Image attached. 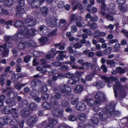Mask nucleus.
<instances>
[{
  "instance_id": "obj_1",
  "label": "nucleus",
  "mask_w": 128,
  "mask_h": 128,
  "mask_svg": "<svg viewBox=\"0 0 128 128\" xmlns=\"http://www.w3.org/2000/svg\"><path fill=\"white\" fill-rule=\"evenodd\" d=\"M102 78L104 80L108 83L107 85L108 87H110L112 82L114 81L115 83L114 85L113 89L114 90L115 97L116 98L118 96V94L116 90V89H119L122 87V86L121 85L120 82H118V79L116 77L114 76L110 77L108 78L106 76H103L102 77Z\"/></svg>"
},
{
  "instance_id": "obj_2",
  "label": "nucleus",
  "mask_w": 128,
  "mask_h": 128,
  "mask_svg": "<svg viewBox=\"0 0 128 128\" xmlns=\"http://www.w3.org/2000/svg\"><path fill=\"white\" fill-rule=\"evenodd\" d=\"M36 31V30L33 28H31L28 30L27 28L26 27H23L21 28V33L24 35V36H25L26 38H28L30 34L34 35L35 32Z\"/></svg>"
},
{
  "instance_id": "obj_3",
  "label": "nucleus",
  "mask_w": 128,
  "mask_h": 128,
  "mask_svg": "<svg viewBox=\"0 0 128 128\" xmlns=\"http://www.w3.org/2000/svg\"><path fill=\"white\" fill-rule=\"evenodd\" d=\"M57 19L54 17H48L45 19V21L49 26L55 27L56 26L57 24Z\"/></svg>"
},
{
  "instance_id": "obj_4",
  "label": "nucleus",
  "mask_w": 128,
  "mask_h": 128,
  "mask_svg": "<svg viewBox=\"0 0 128 128\" xmlns=\"http://www.w3.org/2000/svg\"><path fill=\"white\" fill-rule=\"evenodd\" d=\"M12 46V41L7 42L4 44L3 45L0 46V47L3 49L4 51V56H8V47H11Z\"/></svg>"
},
{
  "instance_id": "obj_5",
  "label": "nucleus",
  "mask_w": 128,
  "mask_h": 128,
  "mask_svg": "<svg viewBox=\"0 0 128 128\" xmlns=\"http://www.w3.org/2000/svg\"><path fill=\"white\" fill-rule=\"evenodd\" d=\"M38 118L35 115H33L29 117L27 120L26 122L28 125L32 126L38 121Z\"/></svg>"
},
{
  "instance_id": "obj_6",
  "label": "nucleus",
  "mask_w": 128,
  "mask_h": 128,
  "mask_svg": "<svg viewBox=\"0 0 128 128\" xmlns=\"http://www.w3.org/2000/svg\"><path fill=\"white\" fill-rule=\"evenodd\" d=\"M106 112H107L110 116H113L114 110V107L111 104H109L105 108Z\"/></svg>"
},
{
  "instance_id": "obj_7",
  "label": "nucleus",
  "mask_w": 128,
  "mask_h": 128,
  "mask_svg": "<svg viewBox=\"0 0 128 128\" xmlns=\"http://www.w3.org/2000/svg\"><path fill=\"white\" fill-rule=\"evenodd\" d=\"M86 101L87 102L88 105L94 107L95 106H99L100 104V102L97 101H94L92 99L87 98L86 99Z\"/></svg>"
},
{
  "instance_id": "obj_8",
  "label": "nucleus",
  "mask_w": 128,
  "mask_h": 128,
  "mask_svg": "<svg viewBox=\"0 0 128 128\" xmlns=\"http://www.w3.org/2000/svg\"><path fill=\"white\" fill-rule=\"evenodd\" d=\"M76 109L79 111H82L84 110L86 108V105L82 102H79L76 104Z\"/></svg>"
},
{
  "instance_id": "obj_9",
  "label": "nucleus",
  "mask_w": 128,
  "mask_h": 128,
  "mask_svg": "<svg viewBox=\"0 0 128 128\" xmlns=\"http://www.w3.org/2000/svg\"><path fill=\"white\" fill-rule=\"evenodd\" d=\"M95 97L97 100L101 102H104L106 99V96L104 94L101 92H97L95 95Z\"/></svg>"
},
{
  "instance_id": "obj_10",
  "label": "nucleus",
  "mask_w": 128,
  "mask_h": 128,
  "mask_svg": "<svg viewBox=\"0 0 128 128\" xmlns=\"http://www.w3.org/2000/svg\"><path fill=\"white\" fill-rule=\"evenodd\" d=\"M71 91V88L70 87L66 84H65L64 86V88L60 91L62 95L64 96H66L70 93Z\"/></svg>"
},
{
  "instance_id": "obj_11",
  "label": "nucleus",
  "mask_w": 128,
  "mask_h": 128,
  "mask_svg": "<svg viewBox=\"0 0 128 128\" xmlns=\"http://www.w3.org/2000/svg\"><path fill=\"white\" fill-rule=\"evenodd\" d=\"M99 115L100 120L103 122H106L108 116H110L106 112H100Z\"/></svg>"
},
{
  "instance_id": "obj_12",
  "label": "nucleus",
  "mask_w": 128,
  "mask_h": 128,
  "mask_svg": "<svg viewBox=\"0 0 128 128\" xmlns=\"http://www.w3.org/2000/svg\"><path fill=\"white\" fill-rule=\"evenodd\" d=\"M24 22L26 25L29 26H32L35 25L36 24V20L31 18H28L24 20Z\"/></svg>"
},
{
  "instance_id": "obj_13",
  "label": "nucleus",
  "mask_w": 128,
  "mask_h": 128,
  "mask_svg": "<svg viewBox=\"0 0 128 128\" xmlns=\"http://www.w3.org/2000/svg\"><path fill=\"white\" fill-rule=\"evenodd\" d=\"M63 111H59L58 108L53 109L52 111V114L54 116L60 117L62 116Z\"/></svg>"
},
{
  "instance_id": "obj_14",
  "label": "nucleus",
  "mask_w": 128,
  "mask_h": 128,
  "mask_svg": "<svg viewBox=\"0 0 128 128\" xmlns=\"http://www.w3.org/2000/svg\"><path fill=\"white\" fill-rule=\"evenodd\" d=\"M30 111L28 109L22 110L20 112L22 118H26L30 114Z\"/></svg>"
},
{
  "instance_id": "obj_15",
  "label": "nucleus",
  "mask_w": 128,
  "mask_h": 128,
  "mask_svg": "<svg viewBox=\"0 0 128 128\" xmlns=\"http://www.w3.org/2000/svg\"><path fill=\"white\" fill-rule=\"evenodd\" d=\"M70 18L71 22L76 21H80L82 19L81 17L76 14H72L70 17Z\"/></svg>"
},
{
  "instance_id": "obj_16",
  "label": "nucleus",
  "mask_w": 128,
  "mask_h": 128,
  "mask_svg": "<svg viewBox=\"0 0 128 128\" xmlns=\"http://www.w3.org/2000/svg\"><path fill=\"white\" fill-rule=\"evenodd\" d=\"M24 23L21 20H18L16 21L14 23V26L16 28H20V33H21V28L23 27H25L24 26Z\"/></svg>"
},
{
  "instance_id": "obj_17",
  "label": "nucleus",
  "mask_w": 128,
  "mask_h": 128,
  "mask_svg": "<svg viewBox=\"0 0 128 128\" xmlns=\"http://www.w3.org/2000/svg\"><path fill=\"white\" fill-rule=\"evenodd\" d=\"M33 8H37L40 6L41 4L40 0H34L30 4Z\"/></svg>"
},
{
  "instance_id": "obj_18",
  "label": "nucleus",
  "mask_w": 128,
  "mask_h": 128,
  "mask_svg": "<svg viewBox=\"0 0 128 128\" xmlns=\"http://www.w3.org/2000/svg\"><path fill=\"white\" fill-rule=\"evenodd\" d=\"M106 81L104 80H99L98 81L95 82L94 84L98 88L100 89L103 87L105 84Z\"/></svg>"
},
{
  "instance_id": "obj_19",
  "label": "nucleus",
  "mask_w": 128,
  "mask_h": 128,
  "mask_svg": "<svg viewBox=\"0 0 128 128\" xmlns=\"http://www.w3.org/2000/svg\"><path fill=\"white\" fill-rule=\"evenodd\" d=\"M110 6L111 7L107 10L108 12L111 14H116V11L115 10V6L114 4L112 3L111 4Z\"/></svg>"
},
{
  "instance_id": "obj_20",
  "label": "nucleus",
  "mask_w": 128,
  "mask_h": 128,
  "mask_svg": "<svg viewBox=\"0 0 128 128\" xmlns=\"http://www.w3.org/2000/svg\"><path fill=\"white\" fill-rule=\"evenodd\" d=\"M82 65L85 66L88 69H89L91 68L94 70L95 71H97L96 66L94 64H92L91 63L86 62L82 64Z\"/></svg>"
},
{
  "instance_id": "obj_21",
  "label": "nucleus",
  "mask_w": 128,
  "mask_h": 128,
  "mask_svg": "<svg viewBox=\"0 0 128 128\" xmlns=\"http://www.w3.org/2000/svg\"><path fill=\"white\" fill-rule=\"evenodd\" d=\"M59 52L58 55L56 57V59L57 60L60 61L61 60H62L63 59V58H65L66 57V55L64 54V53L65 52V51H58L56 53H57Z\"/></svg>"
},
{
  "instance_id": "obj_22",
  "label": "nucleus",
  "mask_w": 128,
  "mask_h": 128,
  "mask_svg": "<svg viewBox=\"0 0 128 128\" xmlns=\"http://www.w3.org/2000/svg\"><path fill=\"white\" fill-rule=\"evenodd\" d=\"M50 103L51 108H53L54 109H57L59 107V105L58 102L52 100V98H51L50 100Z\"/></svg>"
},
{
  "instance_id": "obj_23",
  "label": "nucleus",
  "mask_w": 128,
  "mask_h": 128,
  "mask_svg": "<svg viewBox=\"0 0 128 128\" xmlns=\"http://www.w3.org/2000/svg\"><path fill=\"white\" fill-rule=\"evenodd\" d=\"M42 82L41 81L39 80H33L31 82L32 86L34 88L36 86H40Z\"/></svg>"
},
{
  "instance_id": "obj_24",
  "label": "nucleus",
  "mask_w": 128,
  "mask_h": 128,
  "mask_svg": "<svg viewBox=\"0 0 128 128\" xmlns=\"http://www.w3.org/2000/svg\"><path fill=\"white\" fill-rule=\"evenodd\" d=\"M26 43V41L19 42L18 46V49L20 50H22L24 49L26 47H27Z\"/></svg>"
},
{
  "instance_id": "obj_25",
  "label": "nucleus",
  "mask_w": 128,
  "mask_h": 128,
  "mask_svg": "<svg viewBox=\"0 0 128 128\" xmlns=\"http://www.w3.org/2000/svg\"><path fill=\"white\" fill-rule=\"evenodd\" d=\"M22 34L21 33L19 34L16 33L15 35L12 36V38L15 41H16L18 39H21L24 36V35H22Z\"/></svg>"
},
{
  "instance_id": "obj_26",
  "label": "nucleus",
  "mask_w": 128,
  "mask_h": 128,
  "mask_svg": "<svg viewBox=\"0 0 128 128\" xmlns=\"http://www.w3.org/2000/svg\"><path fill=\"white\" fill-rule=\"evenodd\" d=\"M38 106L37 104L34 102L31 103L29 105L28 108L31 111H33L37 109Z\"/></svg>"
},
{
  "instance_id": "obj_27",
  "label": "nucleus",
  "mask_w": 128,
  "mask_h": 128,
  "mask_svg": "<svg viewBox=\"0 0 128 128\" xmlns=\"http://www.w3.org/2000/svg\"><path fill=\"white\" fill-rule=\"evenodd\" d=\"M17 11L16 15L18 16L20 15V14H23L25 12L24 9L18 6H17L16 8Z\"/></svg>"
},
{
  "instance_id": "obj_28",
  "label": "nucleus",
  "mask_w": 128,
  "mask_h": 128,
  "mask_svg": "<svg viewBox=\"0 0 128 128\" xmlns=\"http://www.w3.org/2000/svg\"><path fill=\"white\" fill-rule=\"evenodd\" d=\"M43 108L46 110H49L51 109V106L49 103L45 101L43 102L42 105Z\"/></svg>"
},
{
  "instance_id": "obj_29",
  "label": "nucleus",
  "mask_w": 128,
  "mask_h": 128,
  "mask_svg": "<svg viewBox=\"0 0 128 128\" xmlns=\"http://www.w3.org/2000/svg\"><path fill=\"white\" fill-rule=\"evenodd\" d=\"M10 106H7L4 108L2 110V113L5 114H9L11 113L12 110L10 109Z\"/></svg>"
},
{
  "instance_id": "obj_30",
  "label": "nucleus",
  "mask_w": 128,
  "mask_h": 128,
  "mask_svg": "<svg viewBox=\"0 0 128 128\" xmlns=\"http://www.w3.org/2000/svg\"><path fill=\"white\" fill-rule=\"evenodd\" d=\"M84 89V87L82 86L78 85L76 86L74 89L75 92L77 93L81 92Z\"/></svg>"
},
{
  "instance_id": "obj_31",
  "label": "nucleus",
  "mask_w": 128,
  "mask_h": 128,
  "mask_svg": "<svg viewBox=\"0 0 128 128\" xmlns=\"http://www.w3.org/2000/svg\"><path fill=\"white\" fill-rule=\"evenodd\" d=\"M78 119L80 121L84 122L86 119L87 116L86 114L84 113H81L78 116Z\"/></svg>"
},
{
  "instance_id": "obj_32",
  "label": "nucleus",
  "mask_w": 128,
  "mask_h": 128,
  "mask_svg": "<svg viewBox=\"0 0 128 128\" xmlns=\"http://www.w3.org/2000/svg\"><path fill=\"white\" fill-rule=\"evenodd\" d=\"M90 121L94 125H98L99 122L98 118L96 116L92 117L90 119Z\"/></svg>"
},
{
  "instance_id": "obj_33",
  "label": "nucleus",
  "mask_w": 128,
  "mask_h": 128,
  "mask_svg": "<svg viewBox=\"0 0 128 128\" xmlns=\"http://www.w3.org/2000/svg\"><path fill=\"white\" fill-rule=\"evenodd\" d=\"M26 41V44L27 47L29 48L30 46H34L35 45V42L34 41L32 40L28 39V41Z\"/></svg>"
},
{
  "instance_id": "obj_34",
  "label": "nucleus",
  "mask_w": 128,
  "mask_h": 128,
  "mask_svg": "<svg viewBox=\"0 0 128 128\" xmlns=\"http://www.w3.org/2000/svg\"><path fill=\"white\" fill-rule=\"evenodd\" d=\"M11 112L12 114L13 117L16 118L18 117V111L16 108H12Z\"/></svg>"
},
{
  "instance_id": "obj_35",
  "label": "nucleus",
  "mask_w": 128,
  "mask_h": 128,
  "mask_svg": "<svg viewBox=\"0 0 128 128\" xmlns=\"http://www.w3.org/2000/svg\"><path fill=\"white\" fill-rule=\"evenodd\" d=\"M40 11L44 16H46L48 13V10L46 7H44L41 8Z\"/></svg>"
},
{
  "instance_id": "obj_36",
  "label": "nucleus",
  "mask_w": 128,
  "mask_h": 128,
  "mask_svg": "<svg viewBox=\"0 0 128 128\" xmlns=\"http://www.w3.org/2000/svg\"><path fill=\"white\" fill-rule=\"evenodd\" d=\"M39 40L41 44L44 45L46 43V42L48 41V38L46 37H42L39 39Z\"/></svg>"
},
{
  "instance_id": "obj_37",
  "label": "nucleus",
  "mask_w": 128,
  "mask_h": 128,
  "mask_svg": "<svg viewBox=\"0 0 128 128\" xmlns=\"http://www.w3.org/2000/svg\"><path fill=\"white\" fill-rule=\"evenodd\" d=\"M69 103L68 101L65 99L62 100L61 102V105L63 107H66L68 106Z\"/></svg>"
},
{
  "instance_id": "obj_38",
  "label": "nucleus",
  "mask_w": 128,
  "mask_h": 128,
  "mask_svg": "<svg viewBox=\"0 0 128 128\" xmlns=\"http://www.w3.org/2000/svg\"><path fill=\"white\" fill-rule=\"evenodd\" d=\"M62 96L60 93L58 92L56 93L54 95L52 96L51 98H52V100H59Z\"/></svg>"
},
{
  "instance_id": "obj_39",
  "label": "nucleus",
  "mask_w": 128,
  "mask_h": 128,
  "mask_svg": "<svg viewBox=\"0 0 128 128\" xmlns=\"http://www.w3.org/2000/svg\"><path fill=\"white\" fill-rule=\"evenodd\" d=\"M120 46L121 44H120L116 43L114 46V52H118L120 51Z\"/></svg>"
},
{
  "instance_id": "obj_40",
  "label": "nucleus",
  "mask_w": 128,
  "mask_h": 128,
  "mask_svg": "<svg viewBox=\"0 0 128 128\" xmlns=\"http://www.w3.org/2000/svg\"><path fill=\"white\" fill-rule=\"evenodd\" d=\"M66 24V20L61 19L59 22V26L61 27L62 28L65 26Z\"/></svg>"
},
{
  "instance_id": "obj_41",
  "label": "nucleus",
  "mask_w": 128,
  "mask_h": 128,
  "mask_svg": "<svg viewBox=\"0 0 128 128\" xmlns=\"http://www.w3.org/2000/svg\"><path fill=\"white\" fill-rule=\"evenodd\" d=\"M11 118V116L9 115H6L4 117V121L5 122V123L7 125L8 124V123L7 122L8 121L10 120Z\"/></svg>"
},
{
  "instance_id": "obj_42",
  "label": "nucleus",
  "mask_w": 128,
  "mask_h": 128,
  "mask_svg": "<svg viewBox=\"0 0 128 128\" xmlns=\"http://www.w3.org/2000/svg\"><path fill=\"white\" fill-rule=\"evenodd\" d=\"M115 62L113 60H108L106 62L107 64L110 65L112 67L115 66Z\"/></svg>"
},
{
  "instance_id": "obj_43",
  "label": "nucleus",
  "mask_w": 128,
  "mask_h": 128,
  "mask_svg": "<svg viewBox=\"0 0 128 128\" xmlns=\"http://www.w3.org/2000/svg\"><path fill=\"white\" fill-rule=\"evenodd\" d=\"M48 121L49 123L52 124L54 126L56 124L57 122L56 119L52 118H49Z\"/></svg>"
},
{
  "instance_id": "obj_44",
  "label": "nucleus",
  "mask_w": 128,
  "mask_h": 128,
  "mask_svg": "<svg viewBox=\"0 0 128 128\" xmlns=\"http://www.w3.org/2000/svg\"><path fill=\"white\" fill-rule=\"evenodd\" d=\"M81 43L82 44H85L86 46L88 47H90L91 45V43L88 41L86 42V40H83Z\"/></svg>"
},
{
  "instance_id": "obj_45",
  "label": "nucleus",
  "mask_w": 128,
  "mask_h": 128,
  "mask_svg": "<svg viewBox=\"0 0 128 128\" xmlns=\"http://www.w3.org/2000/svg\"><path fill=\"white\" fill-rule=\"evenodd\" d=\"M48 98L49 95L48 94H44L42 95V98L43 100H48Z\"/></svg>"
},
{
  "instance_id": "obj_46",
  "label": "nucleus",
  "mask_w": 128,
  "mask_h": 128,
  "mask_svg": "<svg viewBox=\"0 0 128 128\" xmlns=\"http://www.w3.org/2000/svg\"><path fill=\"white\" fill-rule=\"evenodd\" d=\"M82 31L84 33H86L89 36L90 35L92 34L91 30L90 28H84L82 30Z\"/></svg>"
},
{
  "instance_id": "obj_47",
  "label": "nucleus",
  "mask_w": 128,
  "mask_h": 128,
  "mask_svg": "<svg viewBox=\"0 0 128 128\" xmlns=\"http://www.w3.org/2000/svg\"><path fill=\"white\" fill-rule=\"evenodd\" d=\"M116 69L118 70V72L120 74H123L125 72V70L122 69V68L120 67H117L116 68Z\"/></svg>"
},
{
  "instance_id": "obj_48",
  "label": "nucleus",
  "mask_w": 128,
  "mask_h": 128,
  "mask_svg": "<svg viewBox=\"0 0 128 128\" xmlns=\"http://www.w3.org/2000/svg\"><path fill=\"white\" fill-rule=\"evenodd\" d=\"M9 124L11 126L16 125L17 124V121L15 119H12L10 122Z\"/></svg>"
},
{
  "instance_id": "obj_49",
  "label": "nucleus",
  "mask_w": 128,
  "mask_h": 128,
  "mask_svg": "<svg viewBox=\"0 0 128 128\" xmlns=\"http://www.w3.org/2000/svg\"><path fill=\"white\" fill-rule=\"evenodd\" d=\"M112 48L110 47H108L106 48L104 51V53L105 54H108L111 52Z\"/></svg>"
},
{
  "instance_id": "obj_50",
  "label": "nucleus",
  "mask_w": 128,
  "mask_h": 128,
  "mask_svg": "<svg viewBox=\"0 0 128 128\" xmlns=\"http://www.w3.org/2000/svg\"><path fill=\"white\" fill-rule=\"evenodd\" d=\"M13 1L12 0H7L5 2V4L8 6H11L13 4Z\"/></svg>"
},
{
  "instance_id": "obj_51",
  "label": "nucleus",
  "mask_w": 128,
  "mask_h": 128,
  "mask_svg": "<svg viewBox=\"0 0 128 128\" xmlns=\"http://www.w3.org/2000/svg\"><path fill=\"white\" fill-rule=\"evenodd\" d=\"M52 65L56 67L60 66L62 65V62L58 61H56L52 63Z\"/></svg>"
},
{
  "instance_id": "obj_52",
  "label": "nucleus",
  "mask_w": 128,
  "mask_h": 128,
  "mask_svg": "<svg viewBox=\"0 0 128 128\" xmlns=\"http://www.w3.org/2000/svg\"><path fill=\"white\" fill-rule=\"evenodd\" d=\"M82 43L81 42H78L77 43L75 44L74 45V47L75 49L80 48L82 46Z\"/></svg>"
},
{
  "instance_id": "obj_53",
  "label": "nucleus",
  "mask_w": 128,
  "mask_h": 128,
  "mask_svg": "<svg viewBox=\"0 0 128 128\" xmlns=\"http://www.w3.org/2000/svg\"><path fill=\"white\" fill-rule=\"evenodd\" d=\"M5 98V96L4 95L0 96V106L3 105V101Z\"/></svg>"
},
{
  "instance_id": "obj_54",
  "label": "nucleus",
  "mask_w": 128,
  "mask_h": 128,
  "mask_svg": "<svg viewBox=\"0 0 128 128\" xmlns=\"http://www.w3.org/2000/svg\"><path fill=\"white\" fill-rule=\"evenodd\" d=\"M69 120L71 121H73L76 120V117L74 115L72 114L68 116Z\"/></svg>"
},
{
  "instance_id": "obj_55",
  "label": "nucleus",
  "mask_w": 128,
  "mask_h": 128,
  "mask_svg": "<svg viewBox=\"0 0 128 128\" xmlns=\"http://www.w3.org/2000/svg\"><path fill=\"white\" fill-rule=\"evenodd\" d=\"M80 37H82V39L80 40L81 42H82V40H86L85 39L87 38H88V36L87 34H80Z\"/></svg>"
},
{
  "instance_id": "obj_56",
  "label": "nucleus",
  "mask_w": 128,
  "mask_h": 128,
  "mask_svg": "<svg viewBox=\"0 0 128 128\" xmlns=\"http://www.w3.org/2000/svg\"><path fill=\"white\" fill-rule=\"evenodd\" d=\"M31 56L29 55H28L25 56L24 58V60L27 63L28 62L30 59L31 58Z\"/></svg>"
},
{
  "instance_id": "obj_57",
  "label": "nucleus",
  "mask_w": 128,
  "mask_h": 128,
  "mask_svg": "<svg viewBox=\"0 0 128 128\" xmlns=\"http://www.w3.org/2000/svg\"><path fill=\"white\" fill-rule=\"evenodd\" d=\"M67 98L69 100H73L75 98L74 96L72 94H68L66 96Z\"/></svg>"
},
{
  "instance_id": "obj_58",
  "label": "nucleus",
  "mask_w": 128,
  "mask_h": 128,
  "mask_svg": "<svg viewBox=\"0 0 128 128\" xmlns=\"http://www.w3.org/2000/svg\"><path fill=\"white\" fill-rule=\"evenodd\" d=\"M73 76V74L70 72H68L66 74L64 75V76L69 78H71Z\"/></svg>"
},
{
  "instance_id": "obj_59",
  "label": "nucleus",
  "mask_w": 128,
  "mask_h": 128,
  "mask_svg": "<svg viewBox=\"0 0 128 128\" xmlns=\"http://www.w3.org/2000/svg\"><path fill=\"white\" fill-rule=\"evenodd\" d=\"M20 104H21V106L24 105L27 106L28 104V103L27 101L26 100H22Z\"/></svg>"
},
{
  "instance_id": "obj_60",
  "label": "nucleus",
  "mask_w": 128,
  "mask_h": 128,
  "mask_svg": "<svg viewBox=\"0 0 128 128\" xmlns=\"http://www.w3.org/2000/svg\"><path fill=\"white\" fill-rule=\"evenodd\" d=\"M106 18L108 20L110 21H113L114 19L113 17L112 16L108 14L106 16Z\"/></svg>"
},
{
  "instance_id": "obj_61",
  "label": "nucleus",
  "mask_w": 128,
  "mask_h": 128,
  "mask_svg": "<svg viewBox=\"0 0 128 128\" xmlns=\"http://www.w3.org/2000/svg\"><path fill=\"white\" fill-rule=\"evenodd\" d=\"M4 40L5 42L11 41L12 37L10 36H5L4 37Z\"/></svg>"
},
{
  "instance_id": "obj_62",
  "label": "nucleus",
  "mask_w": 128,
  "mask_h": 128,
  "mask_svg": "<svg viewBox=\"0 0 128 128\" xmlns=\"http://www.w3.org/2000/svg\"><path fill=\"white\" fill-rule=\"evenodd\" d=\"M100 32L98 30H96L94 31V34L95 35V37L96 38H99V37Z\"/></svg>"
},
{
  "instance_id": "obj_63",
  "label": "nucleus",
  "mask_w": 128,
  "mask_h": 128,
  "mask_svg": "<svg viewBox=\"0 0 128 128\" xmlns=\"http://www.w3.org/2000/svg\"><path fill=\"white\" fill-rule=\"evenodd\" d=\"M84 122H83L82 121H81L80 122L78 121V127L80 128H83L84 126V125L83 124Z\"/></svg>"
},
{
  "instance_id": "obj_64",
  "label": "nucleus",
  "mask_w": 128,
  "mask_h": 128,
  "mask_svg": "<svg viewBox=\"0 0 128 128\" xmlns=\"http://www.w3.org/2000/svg\"><path fill=\"white\" fill-rule=\"evenodd\" d=\"M33 99H34L36 102L38 103L40 102L41 100L40 98L38 96H36L33 97Z\"/></svg>"
}]
</instances>
